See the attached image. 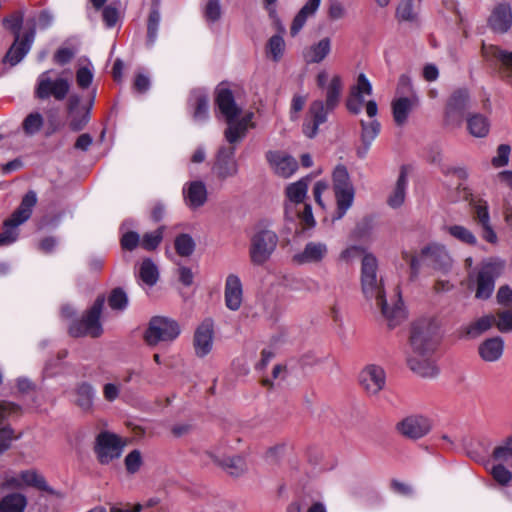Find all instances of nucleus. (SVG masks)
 I'll use <instances>...</instances> for the list:
<instances>
[{"mask_svg":"<svg viewBox=\"0 0 512 512\" xmlns=\"http://www.w3.org/2000/svg\"><path fill=\"white\" fill-rule=\"evenodd\" d=\"M182 194L185 204L191 209L202 207L208 198L206 185L200 180L185 183Z\"/></svg>","mask_w":512,"mask_h":512,"instance_id":"b1692460","label":"nucleus"},{"mask_svg":"<svg viewBox=\"0 0 512 512\" xmlns=\"http://www.w3.org/2000/svg\"><path fill=\"white\" fill-rule=\"evenodd\" d=\"M467 130L476 138H484L489 134L490 121L481 113H468L466 116Z\"/></svg>","mask_w":512,"mask_h":512,"instance_id":"4c0bfd02","label":"nucleus"},{"mask_svg":"<svg viewBox=\"0 0 512 512\" xmlns=\"http://www.w3.org/2000/svg\"><path fill=\"white\" fill-rule=\"evenodd\" d=\"M96 396L95 388L87 382L79 383L75 388V404L85 412L92 409Z\"/></svg>","mask_w":512,"mask_h":512,"instance_id":"58836bf2","label":"nucleus"},{"mask_svg":"<svg viewBox=\"0 0 512 512\" xmlns=\"http://www.w3.org/2000/svg\"><path fill=\"white\" fill-rule=\"evenodd\" d=\"M494 325L501 333L512 332V310L498 312Z\"/></svg>","mask_w":512,"mask_h":512,"instance_id":"e2e57ef3","label":"nucleus"},{"mask_svg":"<svg viewBox=\"0 0 512 512\" xmlns=\"http://www.w3.org/2000/svg\"><path fill=\"white\" fill-rule=\"evenodd\" d=\"M160 24V13L153 10L149 14L147 25V44L153 46L157 39L158 29Z\"/></svg>","mask_w":512,"mask_h":512,"instance_id":"bf43d9fd","label":"nucleus"},{"mask_svg":"<svg viewBox=\"0 0 512 512\" xmlns=\"http://www.w3.org/2000/svg\"><path fill=\"white\" fill-rule=\"evenodd\" d=\"M22 485L35 487L41 491H45L50 495H57V492L48 485L45 478L35 470H24L20 472Z\"/></svg>","mask_w":512,"mask_h":512,"instance_id":"ea45409f","label":"nucleus"},{"mask_svg":"<svg viewBox=\"0 0 512 512\" xmlns=\"http://www.w3.org/2000/svg\"><path fill=\"white\" fill-rule=\"evenodd\" d=\"M333 189L337 202V214L334 220L341 219L352 206L354 187L345 166L338 165L333 172Z\"/></svg>","mask_w":512,"mask_h":512,"instance_id":"6e6552de","label":"nucleus"},{"mask_svg":"<svg viewBox=\"0 0 512 512\" xmlns=\"http://www.w3.org/2000/svg\"><path fill=\"white\" fill-rule=\"evenodd\" d=\"M125 467L128 473L134 474L139 471L142 466V456L141 452L137 449L132 450L125 457Z\"/></svg>","mask_w":512,"mask_h":512,"instance_id":"0e129e2a","label":"nucleus"},{"mask_svg":"<svg viewBox=\"0 0 512 512\" xmlns=\"http://www.w3.org/2000/svg\"><path fill=\"white\" fill-rule=\"evenodd\" d=\"M310 181L311 177L306 176L286 187L285 216L288 220H295L296 207L305 200Z\"/></svg>","mask_w":512,"mask_h":512,"instance_id":"2eb2a0df","label":"nucleus"},{"mask_svg":"<svg viewBox=\"0 0 512 512\" xmlns=\"http://www.w3.org/2000/svg\"><path fill=\"white\" fill-rule=\"evenodd\" d=\"M35 38V29L32 27L22 39L15 38L14 43L7 51L3 61L8 62L11 66L17 65L30 51Z\"/></svg>","mask_w":512,"mask_h":512,"instance_id":"393cba45","label":"nucleus"},{"mask_svg":"<svg viewBox=\"0 0 512 512\" xmlns=\"http://www.w3.org/2000/svg\"><path fill=\"white\" fill-rule=\"evenodd\" d=\"M361 125V142L371 144L377 138L380 133L381 125L378 120H372L371 122H366L364 120L360 121Z\"/></svg>","mask_w":512,"mask_h":512,"instance_id":"8fccbe9b","label":"nucleus"},{"mask_svg":"<svg viewBox=\"0 0 512 512\" xmlns=\"http://www.w3.org/2000/svg\"><path fill=\"white\" fill-rule=\"evenodd\" d=\"M474 219L481 226V236L491 244L498 241V237L490 224V215L488 206L485 202H479L474 206Z\"/></svg>","mask_w":512,"mask_h":512,"instance_id":"2f4dec72","label":"nucleus"},{"mask_svg":"<svg viewBox=\"0 0 512 512\" xmlns=\"http://www.w3.org/2000/svg\"><path fill=\"white\" fill-rule=\"evenodd\" d=\"M235 151V147L227 146L218 149L212 171L219 180L224 181L237 176L239 165L235 159Z\"/></svg>","mask_w":512,"mask_h":512,"instance_id":"4468645a","label":"nucleus"},{"mask_svg":"<svg viewBox=\"0 0 512 512\" xmlns=\"http://www.w3.org/2000/svg\"><path fill=\"white\" fill-rule=\"evenodd\" d=\"M505 260L499 257L484 259L477 270L469 274V281L475 285V298L479 300L489 299L495 289V282L504 272Z\"/></svg>","mask_w":512,"mask_h":512,"instance_id":"7ed1b4c3","label":"nucleus"},{"mask_svg":"<svg viewBox=\"0 0 512 512\" xmlns=\"http://www.w3.org/2000/svg\"><path fill=\"white\" fill-rule=\"evenodd\" d=\"M278 244V235L267 227H257L251 238L249 249L251 262L255 265L266 263Z\"/></svg>","mask_w":512,"mask_h":512,"instance_id":"0eeeda50","label":"nucleus"},{"mask_svg":"<svg viewBox=\"0 0 512 512\" xmlns=\"http://www.w3.org/2000/svg\"><path fill=\"white\" fill-rule=\"evenodd\" d=\"M22 413V407L11 401H0V423H8Z\"/></svg>","mask_w":512,"mask_h":512,"instance_id":"5fc2aeb1","label":"nucleus"},{"mask_svg":"<svg viewBox=\"0 0 512 512\" xmlns=\"http://www.w3.org/2000/svg\"><path fill=\"white\" fill-rule=\"evenodd\" d=\"M14 439V430L8 423H0V454L7 451Z\"/></svg>","mask_w":512,"mask_h":512,"instance_id":"680f3d73","label":"nucleus"},{"mask_svg":"<svg viewBox=\"0 0 512 512\" xmlns=\"http://www.w3.org/2000/svg\"><path fill=\"white\" fill-rule=\"evenodd\" d=\"M432 428L431 420L422 415H411L397 424L398 432L412 440L426 436Z\"/></svg>","mask_w":512,"mask_h":512,"instance_id":"f3484780","label":"nucleus"},{"mask_svg":"<svg viewBox=\"0 0 512 512\" xmlns=\"http://www.w3.org/2000/svg\"><path fill=\"white\" fill-rule=\"evenodd\" d=\"M296 218L300 219L301 223L305 228H312L316 224V221L312 213V207L309 204H304L302 210H299L296 207L295 219Z\"/></svg>","mask_w":512,"mask_h":512,"instance_id":"69168bd1","label":"nucleus"},{"mask_svg":"<svg viewBox=\"0 0 512 512\" xmlns=\"http://www.w3.org/2000/svg\"><path fill=\"white\" fill-rule=\"evenodd\" d=\"M69 127L72 131H81L90 121V113L85 105L81 106V97L73 94L68 99Z\"/></svg>","mask_w":512,"mask_h":512,"instance_id":"aec40b11","label":"nucleus"},{"mask_svg":"<svg viewBox=\"0 0 512 512\" xmlns=\"http://www.w3.org/2000/svg\"><path fill=\"white\" fill-rule=\"evenodd\" d=\"M343 84L339 75H334L325 88V101L315 100L308 109L302 125V132L308 138H314L319 126L327 121L328 113L333 111L340 103Z\"/></svg>","mask_w":512,"mask_h":512,"instance_id":"f03ea898","label":"nucleus"},{"mask_svg":"<svg viewBox=\"0 0 512 512\" xmlns=\"http://www.w3.org/2000/svg\"><path fill=\"white\" fill-rule=\"evenodd\" d=\"M448 233L457 239L458 241L468 244V245H476L477 239L475 235L466 227L462 225H452L447 228Z\"/></svg>","mask_w":512,"mask_h":512,"instance_id":"864d4df0","label":"nucleus"},{"mask_svg":"<svg viewBox=\"0 0 512 512\" xmlns=\"http://www.w3.org/2000/svg\"><path fill=\"white\" fill-rule=\"evenodd\" d=\"M175 250L182 257H189L195 250V242L193 238L186 233H182L175 238Z\"/></svg>","mask_w":512,"mask_h":512,"instance_id":"3c124183","label":"nucleus"},{"mask_svg":"<svg viewBox=\"0 0 512 512\" xmlns=\"http://www.w3.org/2000/svg\"><path fill=\"white\" fill-rule=\"evenodd\" d=\"M453 260L444 245L432 243L421 249L418 256L410 260V268L413 275H417L422 266H427L441 273L451 270Z\"/></svg>","mask_w":512,"mask_h":512,"instance_id":"39448f33","label":"nucleus"},{"mask_svg":"<svg viewBox=\"0 0 512 512\" xmlns=\"http://www.w3.org/2000/svg\"><path fill=\"white\" fill-rule=\"evenodd\" d=\"M494 323L495 315H483L466 325H462L458 330L459 338L467 340L477 339L489 331L494 326Z\"/></svg>","mask_w":512,"mask_h":512,"instance_id":"5701e85b","label":"nucleus"},{"mask_svg":"<svg viewBox=\"0 0 512 512\" xmlns=\"http://www.w3.org/2000/svg\"><path fill=\"white\" fill-rule=\"evenodd\" d=\"M373 88L369 79L364 73H360L356 83L351 86L349 96L346 100L347 110L352 114H359L365 104L366 113L370 118H374L378 113V105L375 100L365 102L364 97L372 95Z\"/></svg>","mask_w":512,"mask_h":512,"instance_id":"423d86ee","label":"nucleus"},{"mask_svg":"<svg viewBox=\"0 0 512 512\" xmlns=\"http://www.w3.org/2000/svg\"><path fill=\"white\" fill-rule=\"evenodd\" d=\"M504 340L500 336H494L481 342L478 346V354L485 362H496L504 353Z\"/></svg>","mask_w":512,"mask_h":512,"instance_id":"7c9ffc66","label":"nucleus"},{"mask_svg":"<svg viewBox=\"0 0 512 512\" xmlns=\"http://www.w3.org/2000/svg\"><path fill=\"white\" fill-rule=\"evenodd\" d=\"M27 498L21 493H9L0 499V512H24Z\"/></svg>","mask_w":512,"mask_h":512,"instance_id":"a19ab883","label":"nucleus"},{"mask_svg":"<svg viewBox=\"0 0 512 512\" xmlns=\"http://www.w3.org/2000/svg\"><path fill=\"white\" fill-rule=\"evenodd\" d=\"M438 329V322L432 317L416 320L412 324L410 335L413 352L419 356L431 355L439 343Z\"/></svg>","mask_w":512,"mask_h":512,"instance_id":"20e7f679","label":"nucleus"},{"mask_svg":"<svg viewBox=\"0 0 512 512\" xmlns=\"http://www.w3.org/2000/svg\"><path fill=\"white\" fill-rule=\"evenodd\" d=\"M490 474L492 475L493 479L501 486H508L512 481L511 471L506 467V465H503L502 463H496L493 465L490 469Z\"/></svg>","mask_w":512,"mask_h":512,"instance_id":"4d7b16f0","label":"nucleus"},{"mask_svg":"<svg viewBox=\"0 0 512 512\" xmlns=\"http://www.w3.org/2000/svg\"><path fill=\"white\" fill-rule=\"evenodd\" d=\"M418 96L394 98L392 101V114L395 123L402 126L407 122L409 114L418 105Z\"/></svg>","mask_w":512,"mask_h":512,"instance_id":"473e14b6","label":"nucleus"},{"mask_svg":"<svg viewBox=\"0 0 512 512\" xmlns=\"http://www.w3.org/2000/svg\"><path fill=\"white\" fill-rule=\"evenodd\" d=\"M215 102L225 120H233L240 116L241 108L236 104L231 90L226 88L218 90Z\"/></svg>","mask_w":512,"mask_h":512,"instance_id":"c85d7f7f","label":"nucleus"},{"mask_svg":"<svg viewBox=\"0 0 512 512\" xmlns=\"http://www.w3.org/2000/svg\"><path fill=\"white\" fill-rule=\"evenodd\" d=\"M104 302V297L99 296L83 319L81 321H74L69 326V334L73 337H81L84 335H90L92 337L100 336L102 333L100 316Z\"/></svg>","mask_w":512,"mask_h":512,"instance_id":"9b49d317","label":"nucleus"},{"mask_svg":"<svg viewBox=\"0 0 512 512\" xmlns=\"http://www.w3.org/2000/svg\"><path fill=\"white\" fill-rule=\"evenodd\" d=\"M410 96H417L413 89L412 80L408 75L402 74L398 79L395 91V98Z\"/></svg>","mask_w":512,"mask_h":512,"instance_id":"052dcab7","label":"nucleus"},{"mask_svg":"<svg viewBox=\"0 0 512 512\" xmlns=\"http://www.w3.org/2000/svg\"><path fill=\"white\" fill-rule=\"evenodd\" d=\"M330 52L331 40L325 37L304 49L303 58L308 64H316L322 62Z\"/></svg>","mask_w":512,"mask_h":512,"instance_id":"f704fd0d","label":"nucleus"},{"mask_svg":"<svg viewBox=\"0 0 512 512\" xmlns=\"http://www.w3.org/2000/svg\"><path fill=\"white\" fill-rule=\"evenodd\" d=\"M471 108V99L466 89H458L449 97L444 114V124L449 128L461 127L466 111Z\"/></svg>","mask_w":512,"mask_h":512,"instance_id":"f8f14e48","label":"nucleus"},{"mask_svg":"<svg viewBox=\"0 0 512 512\" xmlns=\"http://www.w3.org/2000/svg\"><path fill=\"white\" fill-rule=\"evenodd\" d=\"M227 122V128L224 131V137L226 141L229 144H236L238 142H241L246 134H247V127L245 126V121H237L236 119L233 120H226Z\"/></svg>","mask_w":512,"mask_h":512,"instance_id":"79ce46f5","label":"nucleus"},{"mask_svg":"<svg viewBox=\"0 0 512 512\" xmlns=\"http://www.w3.org/2000/svg\"><path fill=\"white\" fill-rule=\"evenodd\" d=\"M395 16L400 22H416L418 13L414 9V0H401L397 5Z\"/></svg>","mask_w":512,"mask_h":512,"instance_id":"49530a36","label":"nucleus"},{"mask_svg":"<svg viewBox=\"0 0 512 512\" xmlns=\"http://www.w3.org/2000/svg\"><path fill=\"white\" fill-rule=\"evenodd\" d=\"M408 187V170L406 166H401L395 187L388 197L387 203L392 208H399L405 201Z\"/></svg>","mask_w":512,"mask_h":512,"instance_id":"c9c22d12","label":"nucleus"},{"mask_svg":"<svg viewBox=\"0 0 512 512\" xmlns=\"http://www.w3.org/2000/svg\"><path fill=\"white\" fill-rule=\"evenodd\" d=\"M407 362L410 369L421 377L434 378L439 373L437 365L428 356L416 354L409 357Z\"/></svg>","mask_w":512,"mask_h":512,"instance_id":"72a5a7b5","label":"nucleus"},{"mask_svg":"<svg viewBox=\"0 0 512 512\" xmlns=\"http://www.w3.org/2000/svg\"><path fill=\"white\" fill-rule=\"evenodd\" d=\"M492 458L495 462L512 468V435L494 448Z\"/></svg>","mask_w":512,"mask_h":512,"instance_id":"37998d69","label":"nucleus"},{"mask_svg":"<svg viewBox=\"0 0 512 512\" xmlns=\"http://www.w3.org/2000/svg\"><path fill=\"white\" fill-rule=\"evenodd\" d=\"M266 159L275 173L283 178L292 176L298 169V163L295 158L279 151L267 152Z\"/></svg>","mask_w":512,"mask_h":512,"instance_id":"4be33fe9","label":"nucleus"},{"mask_svg":"<svg viewBox=\"0 0 512 512\" xmlns=\"http://www.w3.org/2000/svg\"><path fill=\"white\" fill-rule=\"evenodd\" d=\"M511 148L507 144H501L497 148V155L492 158V165L496 168L504 167L509 162Z\"/></svg>","mask_w":512,"mask_h":512,"instance_id":"338daca9","label":"nucleus"},{"mask_svg":"<svg viewBox=\"0 0 512 512\" xmlns=\"http://www.w3.org/2000/svg\"><path fill=\"white\" fill-rule=\"evenodd\" d=\"M211 461L220 466L226 473L233 477H239L247 471V464L244 457L240 455L229 456L224 458L217 457L212 452H206Z\"/></svg>","mask_w":512,"mask_h":512,"instance_id":"c756f323","label":"nucleus"},{"mask_svg":"<svg viewBox=\"0 0 512 512\" xmlns=\"http://www.w3.org/2000/svg\"><path fill=\"white\" fill-rule=\"evenodd\" d=\"M285 41L282 35H273L267 41L265 51L268 58L274 62H279L285 53Z\"/></svg>","mask_w":512,"mask_h":512,"instance_id":"a18cd8bd","label":"nucleus"},{"mask_svg":"<svg viewBox=\"0 0 512 512\" xmlns=\"http://www.w3.org/2000/svg\"><path fill=\"white\" fill-rule=\"evenodd\" d=\"M320 3L321 0H307V2L299 10V12L296 14L292 21L290 27L291 36L294 37L301 31L307 19L315 15L320 6Z\"/></svg>","mask_w":512,"mask_h":512,"instance_id":"e433bc0d","label":"nucleus"},{"mask_svg":"<svg viewBox=\"0 0 512 512\" xmlns=\"http://www.w3.org/2000/svg\"><path fill=\"white\" fill-rule=\"evenodd\" d=\"M44 125V118L39 112L28 114L22 122V129L27 136L37 134Z\"/></svg>","mask_w":512,"mask_h":512,"instance_id":"09e8293b","label":"nucleus"},{"mask_svg":"<svg viewBox=\"0 0 512 512\" xmlns=\"http://www.w3.org/2000/svg\"><path fill=\"white\" fill-rule=\"evenodd\" d=\"M359 383L369 395H377L386 385V373L377 364L366 365L359 374Z\"/></svg>","mask_w":512,"mask_h":512,"instance_id":"dca6fc26","label":"nucleus"},{"mask_svg":"<svg viewBox=\"0 0 512 512\" xmlns=\"http://www.w3.org/2000/svg\"><path fill=\"white\" fill-rule=\"evenodd\" d=\"M108 304L113 310H124L128 306V297L122 288H115L109 295Z\"/></svg>","mask_w":512,"mask_h":512,"instance_id":"13d9d810","label":"nucleus"},{"mask_svg":"<svg viewBox=\"0 0 512 512\" xmlns=\"http://www.w3.org/2000/svg\"><path fill=\"white\" fill-rule=\"evenodd\" d=\"M213 335V321L205 319L194 334V349L198 357H204L210 353L213 346Z\"/></svg>","mask_w":512,"mask_h":512,"instance_id":"412c9836","label":"nucleus"},{"mask_svg":"<svg viewBox=\"0 0 512 512\" xmlns=\"http://www.w3.org/2000/svg\"><path fill=\"white\" fill-rule=\"evenodd\" d=\"M79 52V43L76 40L68 41L57 49L54 53L53 60L58 65H66Z\"/></svg>","mask_w":512,"mask_h":512,"instance_id":"c03bdc74","label":"nucleus"},{"mask_svg":"<svg viewBox=\"0 0 512 512\" xmlns=\"http://www.w3.org/2000/svg\"><path fill=\"white\" fill-rule=\"evenodd\" d=\"M328 245L321 241H309L304 248L293 256V261L299 265L319 264L328 256Z\"/></svg>","mask_w":512,"mask_h":512,"instance_id":"6ab92c4d","label":"nucleus"},{"mask_svg":"<svg viewBox=\"0 0 512 512\" xmlns=\"http://www.w3.org/2000/svg\"><path fill=\"white\" fill-rule=\"evenodd\" d=\"M17 227L7 225V221L4 222V231L0 233V246L11 245L18 239Z\"/></svg>","mask_w":512,"mask_h":512,"instance_id":"774afa93","label":"nucleus"},{"mask_svg":"<svg viewBox=\"0 0 512 512\" xmlns=\"http://www.w3.org/2000/svg\"><path fill=\"white\" fill-rule=\"evenodd\" d=\"M94 79V67L91 62H88L86 65L80 66L76 70V83L77 86L82 89H88Z\"/></svg>","mask_w":512,"mask_h":512,"instance_id":"603ef678","label":"nucleus"},{"mask_svg":"<svg viewBox=\"0 0 512 512\" xmlns=\"http://www.w3.org/2000/svg\"><path fill=\"white\" fill-rule=\"evenodd\" d=\"M482 55L486 59H496L501 63L503 77L512 85V51L494 45H483Z\"/></svg>","mask_w":512,"mask_h":512,"instance_id":"bb28decb","label":"nucleus"},{"mask_svg":"<svg viewBox=\"0 0 512 512\" xmlns=\"http://www.w3.org/2000/svg\"><path fill=\"white\" fill-rule=\"evenodd\" d=\"M489 27L497 33H506L512 25V9L507 3L494 7L488 19Z\"/></svg>","mask_w":512,"mask_h":512,"instance_id":"cd10ccee","label":"nucleus"},{"mask_svg":"<svg viewBox=\"0 0 512 512\" xmlns=\"http://www.w3.org/2000/svg\"><path fill=\"white\" fill-rule=\"evenodd\" d=\"M164 229L165 226H160L153 232L145 233L140 242L141 247L147 251L156 249L163 239Z\"/></svg>","mask_w":512,"mask_h":512,"instance_id":"6e6d98bb","label":"nucleus"},{"mask_svg":"<svg viewBox=\"0 0 512 512\" xmlns=\"http://www.w3.org/2000/svg\"><path fill=\"white\" fill-rule=\"evenodd\" d=\"M51 72L52 70H46L38 76L34 90L35 97L40 100L53 97L57 101H62L70 91V82L63 77L52 79Z\"/></svg>","mask_w":512,"mask_h":512,"instance_id":"9d476101","label":"nucleus"},{"mask_svg":"<svg viewBox=\"0 0 512 512\" xmlns=\"http://www.w3.org/2000/svg\"><path fill=\"white\" fill-rule=\"evenodd\" d=\"M188 109L196 124L202 125L209 119V97L206 90L197 88L188 98Z\"/></svg>","mask_w":512,"mask_h":512,"instance_id":"a211bd4d","label":"nucleus"},{"mask_svg":"<svg viewBox=\"0 0 512 512\" xmlns=\"http://www.w3.org/2000/svg\"><path fill=\"white\" fill-rule=\"evenodd\" d=\"M361 291L371 307L379 309L390 329L395 328L406 318V311L400 293L386 298L383 278L378 275V260L371 253H364L361 260Z\"/></svg>","mask_w":512,"mask_h":512,"instance_id":"f257e3e1","label":"nucleus"},{"mask_svg":"<svg viewBox=\"0 0 512 512\" xmlns=\"http://www.w3.org/2000/svg\"><path fill=\"white\" fill-rule=\"evenodd\" d=\"M139 277L148 286H153L158 281V268L150 258L143 260L139 269Z\"/></svg>","mask_w":512,"mask_h":512,"instance_id":"de8ad7c7","label":"nucleus"},{"mask_svg":"<svg viewBox=\"0 0 512 512\" xmlns=\"http://www.w3.org/2000/svg\"><path fill=\"white\" fill-rule=\"evenodd\" d=\"M224 299L226 307L231 311H237L243 300V287L240 278L235 274H229L225 281Z\"/></svg>","mask_w":512,"mask_h":512,"instance_id":"a878e982","label":"nucleus"},{"mask_svg":"<svg viewBox=\"0 0 512 512\" xmlns=\"http://www.w3.org/2000/svg\"><path fill=\"white\" fill-rule=\"evenodd\" d=\"M125 447V441L118 435L103 431L95 440L94 452L97 460L102 465H107L121 457Z\"/></svg>","mask_w":512,"mask_h":512,"instance_id":"ddd939ff","label":"nucleus"},{"mask_svg":"<svg viewBox=\"0 0 512 512\" xmlns=\"http://www.w3.org/2000/svg\"><path fill=\"white\" fill-rule=\"evenodd\" d=\"M181 333L178 322L174 319L155 316L149 321L144 333V340L149 346H155L159 342L174 341Z\"/></svg>","mask_w":512,"mask_h":512,"instance_id":"1a4fd4ad","label":"nucleus"}]
</instances>
